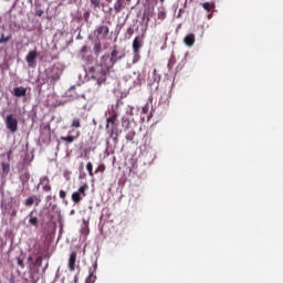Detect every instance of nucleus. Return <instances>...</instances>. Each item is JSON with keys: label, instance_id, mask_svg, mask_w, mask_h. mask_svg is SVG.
I'll use <instances>...</instances> for the list:
<instances>
[{"label": "nucleus", "instance_id": "nucleus-30", "mask_svg": "<svg viewBox=\"0 0 283 283\" xmlns=\"http://www.w3.org/2000/svg\"><path fill=\"white\" fill-rule=\"evenodd\" d=\"M149 113V103H146L142 108V114H148Z\"/></svg>", "mask_w": 283, "mask_h": 283}, {"label": "nucleus", "instance_id": "nucleus-21", "mask_svg": "<svg viewBox=\"0 0 283 283\" xmlns=\"http://www.w3.org/2000/svg\"><path fill=\"white\" fill-rule=\"evenodd\" d=\"M71 127H73V129H81V119L78 117H74L72 119Z\"/></svg>", "mask_w": 283, "mask_h": 283}, {"label": "nucleus", "instance_id": "nucleus-9", "mask_svg": "<svg viewBox=\"0 0 283 283\" xmlns=\"http://www.w3.org/2000/svg\"><path fill=\"white\" fill-rule=\"evenodd\" d=\"M36 56H39V53L36 52V50L30 51L27 54L25 61H27L29 67L36 66Z\"/></svg>", "mask_w": 283, "mask_h": 283}, {"label": "nucleus", "instance_id": "nucleus-38", "mask_svg": "<svg viewBox=\"0 0 283 283\" xmlns=\"http://www.w3.org/2000/svg\"><path fill=\"white\" fill-rule=\"evenodd\" d=\"M158 19H165V12H159L158 13Z\"/></svg>", "mask_w": 283, "mask_h": 283}, {"label": "nucleus", "instance_id": "nucleus-39", "mask_svg": "<svg viewBox=\"0 0 283 283\" xmlns=\"http://www.w3.org/2000/svg\"><path fill=\"white\" fill-rule=\"evenodd\" d=\"M17 216V210L11 211V218H14Z\"/></svg>", "mask_w": 283, "mask_h": 283}, {"label": "nucleus", "instance_id": "nucleus-42", "mask_svg": "<svg viewBox=\"0 0 283 283\" xmlns=\"http://www.w3.org/2000/svg\"><path fill=\"white\" fill-rule=\"evenodd\" d=\"M12 154V150H10L9 153H8V158H10V155Z\"/></svg>", "mask_w": 283, "mask_h": 283}, {"label": "nucleus", "instance_id": "nucleus-43", "mask_svg": "<svg viewBox=\"0 0 283 283\" xmlns=\"http://www.w3.org/2000/svg\"><path fill=\"white\" fill-rule=\"evenodd\" d=\"M28 260H29V261H32V256H29Z\"/></svg>", "mask_w": 283, "mask_h": 283}, {"label": "nucleus", "instance_id": "nucleus-29", "mask_svg": "<svg viewBox=\"0 0 283 283\" xmlns=\"http://www.w3.org/2000/svg\"><path fill=\"white\" fill-rule=\"evenodd\" d=\"M17 264L20 269H25V263H23V258L17 256Z\"/></svg>", "mask_w": 283, "mask_h": 283}, {"label": "nucleus", "instance_id": "nucleus-31", "mask_svg": "<svg viewBox=\"0 0 283 283\" xmlns=\"http://www.w3.org/2000/svg\"><path fill=\"white\" fill-rule=\"evenodd\" d=\"M85 52H87V45H83L80 50V54H81L82 59H85V55H83V54H85Z\"/></svg>", "mask_w": 283, "mask_h": 283}, {"label": "nucleus", "instance_id": "nucleus-44", "mask_svg": "<svg viewBox=\"0 0 283 283\" xmlns=\"http://www.w3.org/2000/svg\"><path fill=\"white\" fill-rule=\"evenodd\" d=\"M107 1V3H112V0H106Z\"/></svg>", "mask_w": 283, "mask_h": 283}, {"label": "nucleus", "instance_id": "nucleus-28", "mask_svg": "<svg viewBox=\"0 0 283 283\" xmlns=\"http://www.w3.org/2000/svg\"><path fill=\"white\" fill-rule=\"evenodd\" d=\"M39 256L35 259V266H43V254H38Z\"/></svg>", "mask_w": 283, "mask_h": 283}, {"label": "nucleus", "instance_id": "nucleus-4", "mask_svg": "<svg viewBox=\"0 0 283 283\" xmlns=\"http://www.w3.org/2000/svg\"><path fill=\"white\" fill-rule=\"evenodd\" d=\"M6 127L11 134H17L19 132V120L17 119V116L13 114H9L6 117Z\"/></svg>", "mask_w": 283, "mask_h": 283}, {"label": "nucleus", "instance_id": "nucleus-7", "mask_svg": "<svg viewBox=\"0 0 283 283\" xmlns=\"http://www.w3.org/2000/svg\"><path fill=\"white\" fill-rule=\"evenodd\" d=\"M94 34L97 39H107V36H109V27L102 24L96 27V29L94 30Z\"/></svg>", "mask_w": 283, "mask_h": 283}, {"label": "nucleus", "instance_id": "nucleus-25", "mask_svg": "<svg viewBox=\"0 0 283 283\" xmlns=\"http://www.w3.org/2000/svg\"><path fill=\"white\" fill-rule=\"evenodd\" d=\"M34 198H36V196H31V197H29V198L24 201L25 207H32V205H34Z\"/></svg>", "mask_w": 283, "mask_h": 283}, {"label": "nucleus", "instance_id": "nucleus-6", "mask_svg": "<svg viewBox=\"0 0 283 283\" xmlns=\"http://www.w3.org/2000/svg\"><path fill=\"white\" fill-rule=\"evenodd\" d=\"M33 251L35 255H43L50 251V245L48 243H41V241H35L33 244Z\"/></svg>", "mask_w": 283, "mask_h": 283}, {"label": "nucleus", "instance_id": "nucleus-1", "mask_svg": "<svg viewBox=\"0 0 283 283\" xmlns=\"http://www.w3.org/2000/svg\"><path fill=\"white\" fill-rule=\"evenodd\" d=\"M116 65V62L113 61L109 55H103L101 57V63L96 67L90 69V72H93L91 78L96 81V86L101 87V85H105L107 82V75L109 74V70Z\"/></svg>", "mask_w": 283, "mask_h": 283}, {"label": "nucleus", "instance_id": "nucleus-41", "mask_svg": "<svg viewBox=\"0 0 283 283\" xmlns=\"http://www.w3.org/2000/svg\"><path fill=\"white\" fill-rule=\"evenodd\" d=\"M153 116H154V115L150 113V114L148 115V120H150Z\"/></svg>", "mask_w": 283, "mask_h": 283}, {"label": "nucleus", "instance_id": "nucleus-18", "mask_svg": "<svg viewBox=\"0 0 283 283\" xmlns=\"http://www.w3.org/2000/svg\"><path fill=\"white\" fill-rule=\"evenodd\" d=\"M114 10H115V12H120V11L125 10V1L116 0V2L114 4Z\"/></svg>", "mask_w": 283, "mask_h": 283}, {"label": "nucleus", "instance_id": "nucleus-5", "mask_svg": "<svg viewBox=\"0 0 283 283\" xmlns=\"http://www.w3.org/2000/svg\"><path fill=\"white\" fill-rule=\"evenodd\" d=\"M88 186L87 184H84L82 187L78 188V191H75L72 193V200L75 202V205H78L85 198L87 195L85 191H87Z\"/></svg>", "mask_w": 283, "mask_h": 283}, {"label": "nucleus", "instance_id": "nucleus-33", "mask_svg": "<svg viewBox=\"0 0 283 283\" xmlns=\"http://www.w3.org/2000/svg\"><path fill=\"white\" fill-rule=\"evenodd\" d=\"M129 109L127 111L128 116H134V106H128Z\"/></svg>", "mask_w": 283, "mask_h": 283}, {"label": "nucleus", "instance_id": "nucleus-2", "mask_svg": "<svg viewBox=\"0 0 283 283\" xmlns=\"http://www.w3.org/2000/svg\"><path fill=\"white\" fill-rule=\"evenodd\" d=\"M45 81L49 85H56L59 81H61V76H63V67L60 63L53 64L51 67L46 69L45 71Z\"/></svg>", "mask_w": 283, "mask_h": 283}, {"label": "nucleus", "instance_id": "nucleus-13", "mask_svg": "<svg viewBox=\"0 0 283 283\" xmlns=\"http://www.w3.org/2000/svg\"><path fill=\"white\" fill-rule=\"evenodd\" d=\"M69 271H76V252H72L69 258Z\"/></svg>", "mask_w": 283, "mask_h": 283}, {"label": "nucleus", "instance_id": "nucleus-40", "mask_svg": "<svg viewBox=\"0 0 283 283\" xmlns=\"http://www.w3.org/2000/svg\"><path fill=\"white\" fill-rule=\"evenodd\" d=\"M212 18H213V13H209L208 19H212Z\"/></svg>", "mask_w": 283, "mask_h": 283}, {"label": "nucleus", "instance_id": "nucleus-22", "mask_svg": "<svg viewBox=\"0 0 283 283\" xmlns=\"http://www.w3.org/2000/svg\"><path fill=\"white\" fill-rule=\"evenodd\" d=\"M136 137V130H130L126 134V140L128 143H134V138Z\"/></svg>", "mask_w": 283, "mask_h": 283}, {"label": "nucleus", "instance_id": "nucleus-46", "mask_svg": "<svg viewBox=\"0 0 283 283\" xmlns=\"http://www.w3.org/2000/svg\"><path fill=\"white\" fill-rule=\"evenodd\" d=\"M160 1H161V3L165 2V0H160Z\"/></svg>", "mask_w": 283, "mask_h": 283}, {"label": "nucleus", "instance_id": "nucleus-37", "mask_svg": "<svg viewBox=\"0 0 283 283\" xmlns=\"http://www.w3.org/2000/svg\"><path fill=\"white\" fill-rule=\"evenodd\" d=\"M35 14H36V17H43V10H38L36 12H35Z\"/></svg>", "mask_w": 283, "mask_h": 283}, {"label": "nucleus", "instance_id": "nucleus-19", "mask_svg": "<svg viewBox=\"0 0 283 283\" xmlns=\"http://www.w3.org/2000/svg\"><path fill=\"white\" fill-rule=\"evenodd\" d=\"M201 6L203 10H207V12H211V10L216 9V3L213 2H203Z\"/></svg>", "mask_w": 283, "mask_h": 283}, {"label": "nucleus", "instance_id": "nucleus-20", "mask_svg": "<svg viewBox=\"0 0 283 283\" xmlns=\"http://www.w3.org/2000/svg\"><path fill=\"white\" fill-rule=\"evenodd\" d=\"M12 39V34L6 35L4 33H1L0 35V45L8 43Z\"/></svg>", "mask_w": 283, "mask_h": 283}, {"label": "nucleus", "instance_id": "nucleus-26", "mask_svg": "<svg viewBox=\"0 0 283 283\" xmlns=\"http://www.w3.org/2000/svg\"><path fill=\"white\" fill-rule=\"evenodd\" d=\"M29 223H30L32 227H39V218H36V217H30Z\"/></svg>", "mask_w": 283, "mask_h": 283}, {"label": "nucleus", "instance_id": "nucleus-14", "mask_svg": "<svg viewBox=\"0 0 283 283\" xmlns=\"http://www.w3.org/2000/svg\"><path fill=\"white\" fill-rule=\"evenodd\" d=\"M27 94H28V88H25V87L18 86V87L13 88V95L17 98H21V97L25 96Z\"/></svg>", "mask_w": 283, "mask_h": 283}, {"label": "nucleus", "instance_id": "nucleus-15", "mask_svg": "<svg viewBox=\"0 0 283 283\" xmlns=\"http://www.w3.org/2000/svg\"><path fill=\"white\" fill-rule=\"evenodd\" d=\"M184 43L188 45V48H193L196 43V34L189 33L188 35L185 36Z\"/></svg>", "mask_w": 283, "mask_h": 283}, {"label": "nucleus", "instance_id": "nucleus-8", "mask_svg": "<svg viewBox=\"0 0 283 283\" xmlns=\"http://www.w3.org/2000/svg\"><path fill=\"white\" fill-rule=\"evenodd\" d=\"M145 40V34L138 35L133 41V52L138 55L140 52V48H143V43Z\"/></svg>", "mask_w": 283, "mask_h": 283}, {"label": "nucleus", "instance_id": "nucleus-16", "mask_svg": "<svg viewBox=\"0 0 283 283\" xmlns=\"http://www.w3.org/2000/svg\"><path fill=\"white\" fill-rule=\"evenodd\" d=\"M171 98V93L163 92L159 97V105H169V99Z\"/></svg>", "mask_w": 283, "mask_h": 283}, {"label": "nucleus", "instance_id": "nucleus-45", "mask_svg": "<svg viewBox=\"0 0 283 283\" xmlns=\"http://www.w3.org/2000/svg\"><path fill=\"white\" fill-rule=\"evenodd\" d=\"M128 3H132V0H126Z\"/></svg>", "mask_w": 283, "mask_h": 283}, {"label": "nucleus", "instance_id": "nucleus-27", "mask_svg": "<svg viewBox=\"0 0 283 283\" xmlns=\"http://www.w3.org/2000/svg\"><path fill=\"white\" fill-rule=\"evenodd\" d=\"M91 4L93 6V10L101 9V0H91Z\"/></svg>", "mask_w": 283, "mask_h": 283}, {"label": "nucleus", "instance_id": "nucleus-34", "mask_svg": "<svg viewBox=\"0 0 283 283\" xmlns=\"http://www.w3.org/2000/svg\"><path fill=\"white\" fill-rule=\"evenodd\" d=\"M127 34H128L129 36H134V29H133L132 27H129V28L127 29Z\"/></svg>", "mask_w": 283, "mask_h": 283}, {"label": "nucleus", "instance_id": "nucleus-24", "mask_svg": "<svg viewBox=\"0 0 283 283\" xmlns=\"http://www.w3.org/2000/svg\"><path fill=\"white\" fill-rule=\"evenodd\" d=\"M86 169H87V171H88V176H91V178H94V171H93L94 166L92 165L91 161H88V163L86 164Z\"/></svg>", "mask_w": 283, "mask_h": 283}, {"label": "nucleus", "instance_id": "nucleus-17", "mask_svg": "<svg viewBox=\"0 0 283 283\" xmlns=\"http://www.w3.org/2000/svg\"><path fill=\"white\" fill-rule=\"evenodd\" d=\"M117 48L118 46L115 45L113 51H112V53H111V55H109L112 61L115 62V63H118V61H120V59H123V56H125V55H119L118 56V49Z\"/></svg>", "mask_w": 283, "mask_h": 283}, {"label": "nucleus", "instance_id": "nucleus-3", "mask_svg": "<svg viewBox=\"0 0 283 283\" xmlns=\"http://www.w3.org/2000/svg\"><path fill=\"white\" fill-rule=\"evenodd\" d=\"M106 133L111 136V138L118 136L116 129H118V114L114 113L106 118Z\"/></svg>", "mask_w": 283, "mask_h": 283}, {"label": "nucleus", "instance_id": "nucleus-11", "mask_svg": "<svg viewBox=\"0 0 283 283\" xmlns=\"http://www.w3.org/2000/svg\"><path fill=\"white\" fill-rule=\"evenodd\" d=\"M81 136V132H76V135H67V136H62L60 137V140H62V143H67L69 145H72V143H74V140H77Z\"/></svg>", "mask_w": 283, "mask_h": 283}, {"label": "nucleus", "instance_id": "nucleus-35", "mask_svg": "<svg viewBox=\"0 0 283 283\" xmlns=\"http://www.w3.org/2000/svg\"><path fill=\"white\" fill-rule=\"evenodd\" d=\"M65 196H67V192L60 190V198H62V200L65 199Z\"/></svg>", "mask_w": 283, "mask_h": 283}, {"label": "nucleus", "instance_id": "nucleus-10", "mask_svg": "<svg viewBox=\"0 0 283 283\" xmlns=\"http://www.w3.org/2000/svg\"><path fill=\"white\" fill-rule=\"evenodd\" d=\"M96 269H98V264L95 262L88 270V276L86 277L85 283L96 282Z\"/></svg>", "mask_w": 283, "mask_h": 283}, {"label": "nucleus", "instance_id": "nucleus-36", "mask_svg": "<svg viewBox=\"0 0 283 283\" xmlns=\"http://www.w3.org/2000/svg\"><path fill=\"white\" fill-rule=\"evenodd\" d=\"M34 202H35V207H39V205H41V198L35 196Z\"/></svg>", "mask_w": 283, "mask_h": 283}, {"label": "nucleus", "instance_id": "nucleus-23", "mask_svg": "<svg viewBox=\"0 0 283 283\" xmlns=\"http://www.w3.org/2000/svg\"><path fill=\"white\" fill-rule=\"evenodd\" d=\"M101 50H102L101 41H97L94 44L93 52H94V54H96V56H98L101 54Z\"/></svg>", "mask_w": 283, "mask_h": 283}, {"label": "nucleus", "instance_id": "nucleus-12", "mask_svg": "<svg viewBox=\"0 0 283 283\" xmlns=\"http://www.w3.org/2000/svg\"><path fill=\"white\" fill-rule=\"evenodd\" d=\"M40 185H42L43 191H46V192L52 191V186L50 185V178H48V176L41 177Z\"/></svg>", "mask_w": 283, "mask_h": 283}, {"label": "nucleus", "instance_id": "nucleus-32", "mask_svg": "<svg viewBox=\"0 0 283 283\" xmlns=\"http://www.w3.org/2000/svg\"><path fill=\"white\" fill-rule=\"evenodd\" d=\"M103 171H105V166H104V165H101V166H98V167L96 168L95 174L103 172Z\"/></svg>", "mask_w": 283, "mask_h": 283}]
</instances>
